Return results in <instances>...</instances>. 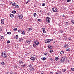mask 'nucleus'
Masks as SVG:
<instances>
[{
  "mask_svg": "<svg viewBox=\"0 0 74 74\" xmlns=\"http://www.w3.org/2000/svg\"><path fill=\"white\" fill-rule=\"evenodd\" d=\"M14 16V15L13 14H11L10 15V17L11 18H13Z\"/></svg>",
  "mask_w": 74,
  "mask_h": 74,
  "instance_id": "obj_18",
  "label": "nucleus"
},
{
  "mask_svg": "<svg viewBox=\"0 0 74 74\" xmlns=\"http://www.w3.org/2000/svg\"><path fill=\"white\" fill-rule=\"evenodd\" d=\"M46 19L47 22L50 23V20H49V19H50V18H49V17H47Z\"/></svg>",
  "mask_w": 74,
  "mask_h": 74,
  "instance_id": "obj_4",
  "label": "nucleus"
},
{
  "mask_svg": "<svg viewBox=\"0 0 74 74\" xmlns=\"http://www.w3.org/2000/svg\"><path fill=\"white\" fill-rule=\"evenodd\" d=\"M53 41V39H50V42L51 41V42H52Z\"/></svg>",
  "mask_w": 74,
  "mask_h": 74,
  "instance_id": "obj_30",
  "label": "nucleus"
},
{
  "mask_svg": "<svg viewBox=\"0 0 74 74\" xmlns=\"http://www.w3.org/2000/svg\"><path fill=\"white\" fill-rule=\"evenodd\" d=\"M62 31H60V33H62Z\"/></svg>",
  "mask_w": 74,
  "mask_h": 74,
  "instance_id": "obj_54",
  "label": "nucleus"
},
{
  "mask_svg": "<svg viewBox=\"0 0 74 74\" xmlns=\"http://www.w3.org/2000/svg\"><path fill=\"white\" fill-rule=\"evenodd\" d=\"M28 66L29 67H30L29 69H31L33 67L32 66V65L31 64H30Z\"/></svg>",
  "mask_w": 74,
  "mask_h": 74,
  "instance_id": "obj_13",
  "label": "nucleus"
},
{
  "mask_svg": "<svg viewBox=\"0 0 74 74\" xmlns=\"http://www.w3.org/2000/svg\"><path fill=\"white\" fill-rule=\"evenodd\" d=\"M50 74H53V73L52 72H51Z\"/></svg>",
  "mask_w": 74,
  "mask_h": 74,
  "instance_id": "obj_62",
  "label": "nucleus"
},
{
  "mask_svg": "<svg viewBox=\"0 0 74 74\" xmlns=\"http://www.w3.org/2000/svg\"><path fill=\"white\" fill-rule=\"evenodd\" d=\"M1 38L2 40H3V39L4 38V36H1Z\"/></svg>",
  "mask_w": 74,
  "mask_h": 74,
  "instance_id": "obj_23",
  "label": "nucleus"
},
{
  "mask_svg": "<svg viewBox=\"0 0 74 74\" xmlns=\"http://www.w3.org/2000/svg\"><path fill=\"white\" fill-rule=\"evenodd\" d=\"M62 70L63 72H65L66 70L65 69H63Z\"/></svg>",
  "mask_w": 74,
  "mask_h": 74,
  "instance_id": "obj_31",
  "label": "nucleus"
},
{
  "mask_svg": "<svg viewBox=\"0 0 74 74\" xmlns=\"http://www.w3.org/2000/svg\"><path fill=\"white\" fill-rule=\"evenodd\" d=\"M34 17H35L36 16H37V14H36V13H34Z\"/></svg>",
  "mask_w": 74,
  "mask_h": 74,
  "instance_id": "obj_28",
  "label": "nucleus"
},
{
  "mask_svg": "<svg viewBox=\"0 0 74 74\" xmlns=\"http://www.w3.org/2000/svg\"><path fill=\"white\" fill-rule=\"evenodd\" d=\"M64 24L66 26H67L69 25V23L68 22H65Z\"/></svg>",
  "mask_w": 74,
  "mask_h": 74,
  "instance_id": "obj_15",
  "label": "nucleus"
},
{
  "mask_svg": "<svg viewBox=\"0 0 74 74\" xmlns=\"http://www.w3.org/2000/svg\"><path fill=\"white\" fill-rule=\"evenodd\" d=\"M22 38H20L19 39V41L20 42H21V41H22Z\"/></svg>",
  "mask_w": 74,
  "mask_h": 74,
  "instance_id": "obj_27",
  "label": "nucleus"
},
{
  "mask_svg": "<svg viewBox=\"0 0 74 74\" xmlns=\"http://www.w3.org/2000/svg\"><path fill=\"white\" fill-rule=\"evenodd\" d=\"M44 55H45V56H47V55H48V53H44Z\"/></svg>",
  "mask_w": 74,
  "mask_h": 74,
  "instance_id": "obj_25",
  "label": "nucleus"
},
{
  "mask_svg": "<svg viewBox=\"0 0 74 74\" xmlns=\"http://www.w3.org/2000/svg\"><path fill=\"white\" fill-rule=\"evenodd\" d=\"M42 30H43V31H44V30H45V28H42Z\"/></svg>",
  "mask_w": 74,
  "mask_h": 74,
  "instance_id": "obj_40",
  "label": "nucleus"
},
{
  "mask_svg": "<svg viewBox=\"0 0 74 74\" xmlns=\"http://www.w3.org/2000/svg\"><path fill=\"white\" fill-rule=\"evenodd\" d=\"M63 53H64V51H61L60 52V54L61 55H63Z\"/></svg>",
  "mask_w": 74,
  "mask_h": 74,
  "instance_id": "obj_17",
  "label": "nucleus"
},
{
  "mask_svg": "<svg viewBox=\"0 0 74 74\" xmlns=\"http://www.w3.org/2000/svg\"><path fill=\"white\" fill-rule=\"evenodd\" d=\"M71 1V0H67V2H70Z\"/></svg>",
  "mask_w": 74,
  "mask_h": 74,
  "instance_id": "obj_50",
  "label": "nucleus"
},
{
  "mask_svg": "<svg viewBox=\"0 0 74 74\" xmlns=\"http://www.w3.org/2000/svg\"><path fill=\"white\" fill-rule=\"evenodd\" d=\"M1 23L2 25H3L4 23V19H1Z\"/></svg>",
  "mask_w": 74,
  "mask_h": 74,
  "instance_id": "obj_8",
  "label": "nucleus"
},
{
  "mask_svg": "<svg viewBox=\"0 0 74 74\" xmlns=\"http://www.w3.org/2000/svg\"><path fill=\"white\" fill-rule=\"evenodd\" d=\"M72 23L73 24H74V20H73L71 21Z\"/></svg>",
  "mask_w": 74,
  "mask_h": 74,
  "instance_id": "obj_34",
  "label": "nucleus"
},
{
  "mask_svg": "<svg viewBox=\"0 0 74 74\" xmlns=\"http://www.w3.org/2000/svg\"><path fill=\"white\" fill-rule=\"evenodd\" d=\"M23 16V14H21L19 16V18L20 19H21Z\"/></svg>",
  "mask_w": 74,
  "mask_h": 74,
  "instance_id": "obj_9",
  "label": "nucleus"
},
{
  "mask_svg": "<svg viewBox=\"0 0 74 74\" xmlns=\"http://www.w3.org/2000/svg\"><path fill=\"white\" fill-rule=\"evenodd\" d=\"M64 10H66V8H64Z\"/></svg>",
  "mask_w": 74,
  "mask_h": 74,
  "instance_id": "obj_64",
  "label": "nucleus"
},
{
  "mask_svg": "<svg viewBox=\"0 0 74 74\" xmlns=\"http://www.w3.org/2000/svg\"><path fill=\"white\" fill-rule=\"evenodd\" d=\"M53 47L52 46H51V45H50V47H49V49H52Z\"/></svg>",
  "mask_w": 74,
  "mask_h": 74,
  "instance_id": "obj_32",
  "label": "nucleus"
},
{
  "mask_svg": "<svg viewBox=\"0 0 74 74\" xmlns=\"http://www.w3.org/2000/svg\"><path fill=\"white\" fill-rule=\"evenodd\" d=\"M2 54L1 55V56L3 58H6L7 57V54L6 53H1Z\"/></svg>",
  "mask_w": 74,
  "mask_h": 74,
  "instance_id": "obj_1",
  "label": "nucleus"
},
{
  "mask_svg": "<svg viewBox=\"0 0 74 74\" xmlns=\"http://www.w3.org/2000/svg\"><path fill=\"white\" fill-rule=\"evenodd\" d=\"M62 60H63L64 61H65V58H63L62 59Z\"/></svg>",
  "mask_w": 74,
  "mask_h": 74,
  "instance_id": "obj_45",
  "label": "nucleus"
},
{
  "mask_svg": "<svg viewBox=\"0 0 74 74\" xmlns=\"http://www.w3.org/2000/svg\"><path fill=\"white\" fill-rule=\"evenodd\" d=\"M43 31V33H47V31H46L45 30H44Z\"/></svg>",
  "mask_w": 74,
  "mask_h": 74,
  "instance_id": "obj_29",
  "label": "nucleus"
},
{
  "mask_svg": "<svg viewBox=\"0 0 74 74\" xmlns=\"http://www.w3.org/2000/svg\"><path fill=\"white\" fill-rule=\"evenodd\" d=\"M1 27L0 26V31H1Z\"/></svg>",
  "mask_w": 74,
  "mask_h": 74,
  "instance_id": "obj_51",
  "label": "nucleus"
},
{
  "mask_svg": "<svg viewBox=\"0 0 74 74\" xmlns=\"http://www.w3.org/2000/svg\"><path fill=\"white\" fill-rule=\"evenodd\" d=\"M29 69L30 70V71H33V72L34 71V68L33 66L32 67L29 68Z\"/></svg>",
  "mask_w": 74,
  "mask_h": 74,
  "instance_id": "obj_7",
  "label": "nucleus"
},
{
  "mask_svg": "<svg viewBox=\"0 0 74 74\" xmlns=\"http://www.w3.org/2000/svg\"><path fill=\"white\" fill-rule=\"evenodd\" d=\"M26 66V64H25L23 65L22 66V67H24Z\"/></svg>",
  "mask_w": 74,
  "mask_h": 74,
  "instance_id": "obj_44",
  "label": "nucleus"
},
{
  "mask_svg": "<svg viewBox=\"0 0 74 74\" xmlns=\"http://www.w3.org/2000/svg\"><path fill=\"white\" fill-rule=\"evenodd\" d=\"M64 47L65 48H67L69 47V45L68 44H65L64 45Z\"/></svg>",
  "mask_w": 74,
  "mask_h": 74,
  "instance_id": "obj_11",
  "label": "nucleus"
},
{
  "mask_svg": "<svg viewBox=\"0 0 74 74\" xmlns=\"http://www.w3.org/2000/svg\"><path fill=\"white\" fill-rule=\"evenodd\" d=\"M7 34H11V32H7Z\"/></svg>",
  "mask_w": 74,
  "mask_h": 74,
  "instance_id": "obj_37",
  "label": "nucleus"
},
{
  "mask_svg": "<svg viewBox=\"0 0 74 74\" xmlns=\"http://www.w3.org/2000/svg\"><path fill=\"white\" fill-rule=\"evenodd\" d=\"M27 29H28V32H29V30H30V28H28Z\"/></svg>",
  "mask_w": 74,
  "mask_h": 74,
  "instance_id": "obj_60",
  "label": "nucleus"
},
{
  "mask_svg": "<svg viewBox=\"0 0 74 74\" xmlns=\"http://www.w3.org/2000/svg\"><path fill=\"white\" fill-rule=\"evenodd\" d=\"M16 30H17V28H16V29H14V31H16Z\"/></svg>",
  "mask_w": 74,
  "mask_h": 74,
  "instance_id": "obj_55",
  "label": "nucleus"
},
{
  "mask_svg": "<svg viewBox=\"0 0 74 74\" xmlns=\"http://www.w3.org/2000/svg\"><path fill=\"white\" fill-rule=\"evenodd\" d=\"M10 74H13V73H10Z\"/></svg>",
  "mask_w": 74,
  "mask_h": 74,
  "instance_id": "obj_63",
  "label": "nucleus"
},
{
  "mask_svg": "<svg viewBox=\"0 0 74 74\" xmlns=\"http://www.w3.org/2000/svg\"><path fill=\"white\" fill-rule=\"evenodd\" d=\"M42 60H45V59H46V58H41Z\"/></svg>",
  "mask_w": 74,
  "mask_h": 74,
  "instance_id": "obj_20",
  "label": "nucleus"
},
{
  "mask_svg": "<svg viewBox=\"0 0 74 74\" xmlns=\"http://www.w3.org/2000/svg\"><path fill=\"white\" fill-rule=\"evenodd\" d=\"M45 43H49V42H50V39H46L45 40Z\"/></svg>",
  "mask_w": 74,
  "mask_h": 74,
  "instance_id": "obj_5",
  "label": "nucleus"
},
{
  "mask_svg": "<svg viewBox=\"0 0 74 74\" xmlns=\"http://www.w3.org/2000/svg\"><path fill=\"white\" fill-rule=\"evenodd\" d=\"M15 8H19V6L18 5H16Z\"/></svg>",
  "mask_w": 74,
  "mask_h": 74,
  "instance_id": "obj_24",
  "label": "nucleus"
},
{
  "mask_svg": "<svg viewBox=\"0 0 74 74\" xmlns=\"http://www.w3.org/2000/svg\"><path fill=\"white\" fill-rule=\"evenodd\" d=\"M34 43L36 45H38V44H39V42H38V41L37 40L35 41L34 42Z\"/></svg>",
  "mask_w": 74,
  "mask_h": 74,
  "instance_id": "obj_10",
  "label": "nucleus"
},
{
  "mask_svg": "<svg viewBox=\"0 0 74 74\" xmlns=\"http://www.w3.org/2000/svg\"><path fill=\"white\" fill-rule=\"evenodd\" d=\"M38 21H39V22H41V20L40 19H38Z\"/></svg>",
  "mask_w": 74,
  "mask_h": 74,
  "instance_id": "obj_42",
  "label": "nucleus"
},
{
  "mask_svg": "<svg viewBox=\"0 0 74 74\" xmlns=\"http://www.w3.org/2000/svg\"><path fill=\"white\" fill-rule=\"evenodd\" d=\"M10 40H8L7 42V43H8V44H9V43H10Z\"/></svg>",
  "mask_w": 74,
  "mask_h": 74,
  "instance_id": "obj_43",
  "label": "nucleus"
},
{
  "mask_svg": "<svg viewBox=\"0 0 74 74\" xmlns=\"http://www.w3.org/2000/svg\"><path fill=\"white\" fill-rule=\"evenodd\" d=\"M52 10L54 12H58V9L57 8H52Z\"/></svg>",
  "mask_w": 74,
  "mask_h": 74,
  "instance_id": "obj_2",
  "label": "nucleus"
},
{
  "mask_svg": "<svg viewBox=\"0 0 74 74\" xmlns=\"http://www.w3.org/2000/svg\"><path fill=\"white\" fill-rule=\"evenodd\" d=\"M29 2V0H28V1H27V2H26V3H25V4H27Z\"/></svg>",
  "mask_w": 74,
  "mask_h": 74,
  "instance_id": "obj_47",
  "label": "nucleus"
},
{
  "mask_svg": "<svg viewBox=\"0 0 74 74\" xmlns=\"http://www.w3.org/2000/svg\"><path fill=\"white\" fill-rule=\"evenodd\" d=\"M30 58L33 61H34V60H36V57L35 56H31L30 57Z\"/></svg>",
  "mask_w": 74,
  "mask_h": 74,
  "instance_id": "obj_3",
  "label": "nucleus"
},
{
  "mask_svg": "<svg viewBox=\"0 0 74 74\" xmlns=\"http://www.w3.org/2000/svg\"><path fill=\"white\" fill-rule=\"evenodd\" d=\"M6 74H10V73L8 72H7L6 73Z\"/></svg>",
  "mask_w": 74,
  "mask_h": 74,
  "instance_id": "obj_58",
  "label": "nucleus"
},
{
  "mask_svg": "<svg viewBox=\"0 0 74 74\" xmlns=\"http://www.w3.org/2000/svg\"><path fill=\"white\" fill-rule=\"evenodd\" d=\"M60 61H61V62H63V60H62V59H61L60 60Z\"/></svg>",
  "mask_w": 74,
  "mask_h": 74,
  "instance_id": "obj_57",
  "label": "nucleus"
},
{
  "mask_svg": "<svg viewBox=\"0 0 74 74\" xmlns=\"http://www.w3.org/2000/svg\"><path fill=\"white\" fill-rule=\"evenodd\" d=\"M55 60L56 61H57V60H59V58L58 57H55Z\"/></svg>",
  "mask_w": 74,
  "mask_h": 74,
  "instance_id": "obj_16",
  "label": "nucleus"
},
{
  "mask_svg": "<svg viewBox=\"0 0 74 74\" xmlns=\"http://www.w3.org/2000/svg\"><path fill=\"white\" fill-rule=\"evenodd\" d=\"M14 74H17V73H16V72H14Z\"/></svg>",
  "mask_w": 74,
  "mask_h": 74,
  "instance_id": "obj_56",
  "label": "nucleus"
},
{
  "mask_svg": "<svg viewBox=\"0 0 74 74\" xmlns=\"http://www.w3.org/2000/svg\"><path fill=\"white\" fill-rule=\"evenodd\" d=\"M12 5L13 6H16V3H13L12 4Z\"/></svg>",
  "mask_w": 74,
  "mask_h": 74,
  "instance_id": "obj_14",
  "label": "nucleus"
},
{
  "mask_svg": "<svg viewBox=\"0 0 74 74\" xmlns=\"http://www.w3.org/2000/svg\"><path fill=\"white\" fill-rule=\"evenodd\" d=\"M56 74H62V73L60 71H58Z\"/></svg>",
  "mask_w": 74,
  "mask_h": 74,
  "instance_id": "obj_12",
  "label": "nucleus"
},
{
  "mask_svg": "<svg viewBox=\"0 0 74 74\" xmlns=\"http://www.w3.org/2000/svg\"><path fill=\"white\" fill-rule=\"evenodd\" d=\"M45 3H43V4L42 5V6L43 7L45 6Z\"/></svg>",
  "mask_w": 74,
  "mask_h": 74,
  "instance_id": "obj_38",
  "label": "nucleus"
},
{
  "mask_svg": "<svg viewBox=\"0 0 74 74\" xmlns=\"http://www.w3.org/2000/svg\"><path fill=\"white\" fill-rule=\"evenodd\" d=\"M2 65H3V66H4V62H2L1 63Z\"/></svg>",
  "mask_w": 74,
  "mask_h": 74,
  "instance_id": "obj_36",
  "label": "nucleus"
},
{
  "mask_svg": "<svg viewBox=\"0 0 74 74\" xmlns=\"http://www.w3.org/2000/svg\"><path fill=\"white\" fill-rule=\"evenodd\" d=\"M44 73V71H42V73H41V74H43Z\"/></svg>",
  "mask_w": 74,
  "mask_h": 74,
  "instance_id": "obj_53",
  "label": "nucleus"
},
{
  "mask_svg": "<svg viewBox=\"0 0 74 74\" xmlns=\"http://www.w3.org/2000/svg\"><path fill=\"white\" fill-rule=\"evenodd\" d=\"M71 70L72 71H74V69L73 68H72L71 69Z\"/></svg>",
  "mask_w": 74,
  "mask_h": 74,
  "instance_id": "obj_48",
  "label": "nucleus"
},
{
  "mask_svg": "<svg viewBox=\"0 0 74 74\" xmlns=\"http://www.w3.org/2000/svg\"><path fill=\"white\" fill-rule=\"evenodd\" d=\"M31 40H26V44H29L30 43Z\"/></svg>",
  "mask_w": 74,
  "mask_h": 74,
  "instance_id": "obj_6",
  "label": "nucleus"
},
{
  "mask_svg": "<svg viewBox=\"0 0 74 74\" xmlns=\"http://www.w3.org/2000/svg\"><path fill=\"white\" fill-rule=\"evenodd\" d=\"M8 56H11V54L10 53H9L8 54Z\"/></svg>",
  "mask_w": 74,
  "mask_h": 74,
  "instance_id": "obj_41",
  "label": "nucleus"
},
{
  "mask_svg": "<svg viewBox=\"0 0 74 74\" xmlns=\"http://www.w3.org/2000/svg\"><path fill=\"white\" fill-rule=\"evenodd\" d=\"M29 28V30L28 31L29 32H30V30H33V28L32 27L31 28Z\"/></svg>",
  "mask_w": 74,
  "mask_h": 74,
  "instance_id": "obj_26",
  "label": "nucleus"
},
{
  "mask_svg": "<svg viewBox=\"0 0 74 74\" xmlns=\"http://www.w3.org/2000/svg\"><path fill=\"white\" fill-rule=\"evenodd\" d=\"M22 34H23L24 35H25V31H23V32Z\"/></svg>",
  "mask_w": 74,
  "mask_h": 74,
  "instance_id": "obj_33",
  "label": "nucleus"
},
{
  "mask_svg": "<svg viewBox=\"0 0 74 74\" xmlns=\"http://www.w3.org/2000/svg\"><path fill=\"white\" fill-rule=\"evenodd\" d=\"M10 4H12L13 3H12V2H10Z\"/></svg>",
  "mask_w": 74,
  "mask_h": 74,
  "instance_id": "obj_52",
  "label": "nucleus"
},
{
  "mask_svg": "<svg viewBox=\"0 0 74 74\" xmlns=\"http://www.w3.org/2000/svg\"><path fill=\"white\" fill-rule=\"evenodd\" d=\"M18 32H19V33H21V31L20 30H19L18 31Z\"/></svg>",
  "mask_w": 74,
  "mask_h": 74,
  "instance_id": "obj_59",
  "label": "nucleus"
},
{
  "mask_svg": "<svg viewBox=\"0 0 74 74\" xmlns=\"http://www.w3.org/2000/svg\"><path fill=\"white\" fill-rule=\"evenodd\" d=\"M15 38H16V39H18V36L16 35L15 36Z\"/></svg>",
  "mask_w": 74,
  "mask_h": 74,
  "instance_id": "obj_21",
  "label": "nucleus"
},
{
  "mask_svg": "<svg viewBox=\"0 0 74 74\" xmlns=\"http://www.w3.org/2000/svg\"><path fill=\"white\" fill-rule=\"evenodd\" d=\"M68 39L69 40H71V37H70Z\"/></svg>",
  "mask_w": 74,
  "mask_h": 74,
  "instance_id": "obj_49",
  "label": "nucleus"
},
{
  "mask_svg": "<svg viewBox=\"0 0 74 74\" xmlns=\"http://www.w3.org/2000/svg\"><path fill=\"white\" fill-rule=\"evenodd\" d=\"M66 51H71V49H67L66 50Z\"/></svg>",
  "mask_w": 74,
  "mask_h": 74,
  "instance_id": "obj_22",
  "label": "nucleus"
},
{
  "mask_svg": "<svg viewBox=\"0 0 74 74\" xmlns=\"http://www.w3.org/2000/svg\"><path fill=\"white\" fill-rule=\"evenodd\" d=\"M19 63L20 64H23V62H22L21 61H19Z\"/></svg>",
  "mask_w": 74,
  "mask_h": 74,
  "instance_id": "obj_35",
  "label": "nucleus"
},
{
  "mask_svg": "<svg viewBox=\"0 0 74 74\" xmlns=\"http://www.w3.org/2000/svg\"><path fill=\"white\" fill-rule=\"evenodd\" d=\"M62 16L64 17H64H65V16H64V15H63Z\"/></svg>",
  "mask_w": 74,
  "mask_h": 74,
  "instance_id": "obj_61",
  "label": "nucleus"
},
{
  "mask_svg": "<svg viewBox=\"0 0 74 74\" xmlns=\"http://www.w3.org/2000/svg\"><path fill=\"white\" fill-rule=\"evenodd\" d=\"M53 52V50H51L50 51V53H52Z\"/></svg>",
  "mask_w": 74,
  "mask_h": 74,
  "instance_id": "obj_46",
  "label": "nucleus"
},
{
  "mask_svg": "<svg viewBox=\"0 0 74 74\" xmlns=\"http://www.w3.org/2000/svg\"><path fill=\"white\" fill-rule=\"evenodd\" d=\"M33 47H36V45L35 44H34L33 45Z\"/></svg>",
  "mask_w": 74,
  "mask_h": 74,
  "instance_id": "obj_39",
  "label": "nucleus"
},
{
  "mask_svg": "<svg viewBox=\"0 0 74 74\" xmlns=\"http://www.w3.org/2000/svg\"><path fill=\"white\" fill-rule=\"evenodd\" d=\"M12 13L13 14H15L16 13V11L15 10H13L12 12Z\"/></svg>",
  "mask_w": 74,
  "mask_h": 74,
  "instance_id": "obj_19",
  "label": "nucleus"
}]
</instances>
